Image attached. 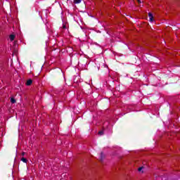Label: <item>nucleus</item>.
Returning a JSON list of instances; mask_svg holds the SVG:
<instances>
[{
	"label": "nucleus",
	"instance_id": "nucleus-6",
	"mask_svg": "<svg viewBox=\"0 0 180 180\" xmlns=\"http://www.w3.org/2000/svg\"><path fill=\"white\" fill-rule=\"evenodd\" d=\"M11 103H16V100L15 99V98L12 97L11 98Z\"/></svg>",
	"mask_w": 180,
	"mask_h": 180
},
{
	"label": "nucleus",
	"instance_id": "nucleus-4",
	"mask_svg": "<svg viewBox=\"0 0 180 180\" xmlns=\"http://www.w3.org/2000/svg\"><path fill=\"white\" fill-rule=\"evenodd\" d=\"M10 40H11V41H13L15 40V35L14 34H11L10 35Z\"/></svg>",
	"mask_w": 180,
	"mask_h": 180
},
{
	"label": "nucleus",
	"instance_id": "nucleus-2",
	"mask_svg": "<svg viewBox=\"0 0 180 180\" xmlns=\"http://www.w3.org/2000/svg\"><path fill=\"white\" fill-rule=\"evenodd\" d=\"M148 16L150 22H153V20H154V16L153 15V13H148Z\"/></svg>",
	"mask_w": 180,
	"mask_h": 180
},
{
	"label": "nucleus",
	"instance_id": "nucleus-11",
	"mask_svg": "<svg viewBox=\"0 0 180 180\" xmlns=\"http://www.w3.org/2000/svg\"><path fill=\"white\" fill-rule=\"evenodd\" d=\"M25 154H26V153L22 152V154H21V155H22V157H23V156L25 155Z\"/></svg>",
	"mask_w": 180,
	"mask_h": 180
},
{
	"label": "nucleus",
	"instance_id": "nucleus-5",
	"mask_svg": "<svg viewBox=\"0 0 180 180\" xmlns=\"http://www.w3.org/2000/svg\"><path fill=\"white\" fill-rule=\"evenodd\" d=\"M138 4H139V8H143L144 5H141V0H137Z\"/></svg>",
	"mask_w": 180,
	"mask_h": 180
},
{
	"label": "nucleus",
	"instance_id": "nucleus-8",
	"mask_svg": "<svg viewBox=\"0 0 180 180\" xmlns=\"http://www.w3.org/2000/svg\"><path fill=\"white\" fill-rule=\"evenodd\" d=\"M144 169V167H141L138 169L139 172H141V171H143V169Z\"/></svg>",
	"mask_w": 180,
	"mask_h": 180
},
{
	"label": "nucleus",
	"instance_id": "nucleus-7",
	"mask_svg": "<svg viewBox=\"0 0 180 180\" xmlns=\"http://www.w3.org/2000/svg\"><path fill=\"white\" fill-rule=\"evenodd\" d=\"M21 161H22V162H25L26 164L27 162V159H26L25 158H22Z\"/></svg>",
	"mask_w": 180,
	"mask_h": 180
},
{
	"label": "nucleus",
	"instance_id": "nucleus-3",
	"mask_svg": "<svg viewBox=\"0 0 180 180\" xmlns=\"http://www.w3.org/2000/svg\"><path fill=\"white\" fill-rule=\"evenodd\" d=\"M32 84H33V80H32V79H28L26 82V85L27 86H30V85H32Z\"/></svg>",
	"mask_w": 180,
	"mask_h": 180
},
{
	"label": "nucleus",
	"instance_id": "nucleus-9",
	"mask_svg": "<svg viewBox=\"0 0 180 180\" xmlns=\"http://www.w3.org/2000/svg\"><path fill=\"white\" fill-rule=\"evenodd\" d=\"M75 4H81V0H74Z\"/></svg>",
	"mask_w": 180,
	"mask_h": 180
},
{
	"label": "nucleus",
	"instance_id": "nucleus-10",
	"mask_svg": "<svg viewBox=\"0 0 180 180\" xmlns=\"http://www.w3.org/2000/svg\"><path fill=\"white\" fill-rule=\"evenodd\" d=\"M98 134L99 136H103V131H99Z\"/></svg>",
	"mask_w": 180,
	"mask_h": 180
},
{
	"label": "nucleus",
	"instance_id": "nucleus-1",
	"mask_svg": "<svg viewBox=\"0 0 180 180\" xmlns=\"http://www.w3.org/2000/svg\"><path fill=\"white\" fill-rule=\"evenodd\" d=\"M105 160V155H103V152L101 153L100 157H99V161L102 162Z\"/></svg>",
	"mask_w": 180,
	"mask_h": 180
}]
</instances>
